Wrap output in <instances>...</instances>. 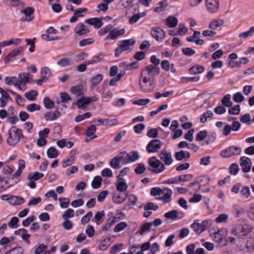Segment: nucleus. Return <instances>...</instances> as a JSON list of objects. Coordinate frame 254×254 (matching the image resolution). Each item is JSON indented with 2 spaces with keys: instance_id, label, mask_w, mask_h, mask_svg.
I'll use <instances>...</instances> for the list:
<instances>
[{
  "instance_id": "nucleus-42",
  "label": "nucleus",
  "mask_w": 254,
  "mask_h": 254,
  "mask_svg": "<svg viewBox=\"0 0 254 254\" xmlns=\"http://www.w3.org/2000/svg\"><path fill=\"white\" fill-rule=\"evenodd\" d=\"M41 77L43 79H47L51 74L50 69L47 67H43L41 69Z\"/></svg>"
},
{
  "instance_id": "nucleus-28",
  "label": "nucleus",
  "mask_w": 254,
  "mask_h": 254,
  "mask_svg": "<svg viewBox=\"0 0 254 254\" xmlns=\"http://www.w3.org/2000/svg\"><path fill=\"white\" fill-rule=\"evenodd\" d=\"M152 223L151 222H146L142 224L140 226V230L137 232L140 235L143 236L145 233L150 231Z\"/></svg>"
},
{
  "instance_id": "nucleus-13",
  "label": "nucleus",
  "mask_w": 254,
  "mask_h": 254,
  "mask_svg": "<svg viewBox=\"0 0 254 254\" xmlns=\"http://www.w3.org/2000/svg\"><path fill=\"white\" fill-rule=\"evenodd\" d=\"M164 216L168 219H171L173 220H175L183 218L184 216V214L181 211H179L177 210H174L166 213Z\"/></svg>"
},
{
  "instance_id": "nucleus-15",
  "label": "nucleus",
  "mask_w": 254,
  "mask_h": 254,
  "mask_svg": "<svg viewBox=\"0 0 254 254\" xmlns=\"http://www.w3.org/2000/svg\"><path fill=\"white\" fill-rule=\"evenodd\" d=\"M85 22L94 27L95 29L101 27L104 23L101 21L100 17L91 18L85 20Z\"/></svg>"
},
{
  "instance_id": "nucleus-34",
  "label": "nucleus",
  "mask_w": 254,
  "mask_h": 254,
  "mask_svg": "<svg viewBox=\"0 0 254 254\" xmlns=\"http://www.w3.org/2000/svg\"><path fill=\"white\" fill-rule=\"evenodd\" d=\"M110 238H107L102 241L98 246V248L100 250H106L110 245Z\"/></svg>"
},
{
  "instance_id": "nucleus-43",
  "label": "nucleus",
  "mask_w": 254,
  "mask_h": 254,
  "mask_svg": "<svg viewBox=\"0 0 254 254\" xmlns=\"http://www.w3.org/2000/svg\"><path fill=\"white\" fill-rule=\"evenodd\" d=\"M233 99L236 103H241L245 100V97L240 92L234 94L233 96Z\"/></svg>"
},
{
  "instance_id": "nucleus-62",
  "label": "nucleus",
  "mask_w": 254,
  "mask_h": 254,
  "mask_svg": "<svg viewBox=\"0 0 254 254\" xmlns=\"http://www.w3.org/2000/svg\"><path fill=\"white\" fill-rule=\"evenodd\" d=\"M118 120L117 119H105V125L109 127H113L118 125Z\"/></svg>"
},
{
  "instance_id": "nucleus-56",
  "label": "nucleus",
  "mask_w": 254,
  "mask_h": 254,
  "mask_svg": "<svg viewBox=\"0 0 254 254\" xmlns=\"http://www.w3.org/2000/svg\"><path fill=\"white\" fill-rule=\"evenodd\" d=\"M145 171V167L143 163L138 164L134 169V172L137 174H141L143 173Z\"/></svg>"
},
{
  "instance_id": "nucleus-3",
  "label": "nucleus",
  "mask_w": 254,
  "mask_h": 254,
  "mask_svg": "<svg viewBox=\"0 0 254 254\" xmlns=\"http://www.w3.org/2000/svg\"><path fill=\"white\" fill-rule=\"evenodd\" d=\"M148 170L155 174H160L165 170V166L163 163L156 157H152L148 159Z\"/></svg>"
},
{
  "instance_id": "nucleus-35",
  "label": "nucleus",
  "mask_w": 254,
  "mask_h": 254,
  "mask_svg": "<svg viewBox=\"0 0 254 254\" xmlns=\"http://www.w3.org/2000/svg\"><path fill=\"white\" fill-rule=\"evenodd\" d=\"M168 4L166 0H162L158 3V6L155 7L154 11L156 12H160L163 11L167 6Z\"/></svg>"
},
{
  "instance_id": "nucleus-20",
  "label": "nucleus",
  "mask_w": 254,
  "mask_h": 254,
  "mask_svg": "<svg viewBox=\"0 0 254 254\" xmlns=\"http://www.w3.org/2000/svg\"><path fill=\"white\" fill-rule=\"evenodd\" d=\"M127 159L126 163L128 164L137 161L139 158V155L138 152L132 151L127 154Z\"/></svg>"
},
{
  "instance_id": "nucleus-22",
  "label": "nucleus",
  "mask_w": 254,
  "mask_h": 254,
  "mask_svg": "<svg viewBox=\"0 0 254 254\" xmlns=\"http://www.w3.org/2000/svg\"><path fill=\"white\" fill-rule=\"evenodd\" d=\"M56 33H46L42 34L41 37L43 40L46 41L61 39L62 37L57 36Z\"/></svg>"
},
{
  "instance_id": "nucleus-54",
  "label": "nucleus",
  "mask_w": 254,
  "mask_h": 254,
  "mask_svg": "<svg viewBox=\"0 0 254 254\" xmlns=\"http://www.w3.org/2000/svg\"><path fill=\"white\" fill-rule=\"evenodd\" d=\"M240 121L243 123L247 124L250 125L252 123L251 116L249 113L243 115L240 118Z\"/></svg>"
},
{
  "instance_id": "nucleus-52",
  "label": "nucleus",
  "mask_w": 254,
  "mask_h": 254,
  "mask_svg": "<svg viewBox=\"0 0 254 254\" xmlns=\"http://www.w3.org/2000/svg\"><path fill=\"white\" fill-rule=\"evenodd\" d=\"M94 40L92 38L84 39L79 41V45L81 47H84L86 45H91L93 43Z\"/></svg>"
},
{
  "instance_id": "nucleus-51",
  "label": "nucleus",
  "mask_w": 254,
  "mask_h": 254,
  "mask_svg": "<svg viewBox=\"0 0 254 254\" xmlns=\"http://www.w3.org/2000/svg\"><path fill=\"white\" fill-rule=\"evenodd\" d=\"M151 35L156 41L161 42L165 38V33H151Z\"/></svg>"
},
{
  "instance_id": "nucleus-32",
  "label": "nucleus",
  "mask_w": 254,
  "mask_h": 254,
  "mask_svg": "<svg viewBox=\"0 0 254 254\" xmlns=\"http://www.w3.org/2000/svg\"><path fill=\"white\" fill-rule=\"evenodd\" d=\"M102 181V179L100 176H97L95 177L91 183L92 187L95 189L100 188L101 186Z\"/></svg>"
},
{
  "instance_id": "nucleus-41",
  "label": "nucleus",
  "mask_w": 254,
  "mask_h": 254,
  "mask_svg": "<svg viewBox=\"0 0 254 254\" xmlns=\"http://www.w3.org/2000/svg\"><path fill=\"white\" fill-rule=\"evenodd\" d=\"M24 250L21 247H16L6 252L5 254H23Z\"/></svg>"
},
{
  "instance_id": "nucleus-64",
  "label": "nucleus",
  "mask_w": 254,
  "mask_h": 254,
  "mask_svg": "<svg viewBox=\"0 0 254 254\" xmlns=\"http://www.w3.org/2000/svg\"><path fill=\"white\" fill-rule=\"evenodd\" d=\"M183 54L186 56H191L195 54V51L190 48H184L182 49Z\"/></svg>"
},
{
  "instance_id": "nucleus-48",
  "label": "nucleus",
  "mask_w": 254,
  "mask_h": 254,
  "mask_svg": "<svg viewBox=\"0 0 254 254\" xmlns=\"http://www.w3.org/2000/svg\"><path fill=\"white\" fill-rule=\"evenodd\" d=\"M19 219L17 217H13L7 223L8 226L11 228H16L18 227L17 224Z\"/></svg>"
},
{
  "instance_id": "nucleus-36",
  "label": "nucleus",
  "mask_w": 254,
  "mask_h": 254,
  "mask_svg": "<svg viewBox=\"0 0 254 254\" xmlns=\"http://www.w3.org/2000/svg\"><path fill=\"white\" fill-rule=\"evenodd\" d=\"M47 153L48 157L50 158H56L59 154L58 151L54 147H50Z\"/></svg>"
},
{
  "instance_id": "nucleus-61",
  "label": "nucleus",
  "mask_w": 254,
  "mask_h": 254,
  "mask_svg": "<svg viewBox=\"0 0 254 254\" xmlns=\"http://www.w3.org/2000/svg\"><path fill=\"white\" fill-rule=\"evenodd\" d=\"M240 193H241V195H243L245 198H248L251 194L250 190L249 187H247V186H244L242 188V189L240 191Z\"/></svg>"
},
{
  "instance_id": "nucleus-26",
  "label": "nucleus",
  "mask_w": 254,
  "mask_h": 254,
  "mask_svg": "<svg viewBox=\"0 0 254 254\" xmlns=\"http://www.w3.org/2000/svg\"><path fill=\"white\" fill-rule=\"evenodd\" d=\"M60 115V112L58 110L56 111L54 113L49 112L45 114V118L46 121H53L58 118Z\"/></svg>"
},
{
  "instance_id": "nucleus-2",
  "label": "nucleus",
  "mask_w": 254,
  "mask_h": 254,
  "mask_svg": "<svg viewBox=\"0 0 254 254\" xmlns=\"http://www.w3.org/2000/svg\"><path fill=\"white\" fill-rule=\"evenodd\" d=\"M25 138L22 130L16 126H12L8 130L7 142L10 146L15 145L21 139Z\"/></svg>"
},
{
  "instance_id": "nucleus-49",
  "label": "nucleus",
  "mask_w": 254,
  "mask_h": 254,
  "mask_svg": "<svg viewBox=\"0 0 254 254\" xmlns=\"http://www.w3.org/2000/svg\"><path fill=\"white\" fill-rule=\"evenodd\" d=\"M223 20L222 19L215 20L209 24V27L212 30H215L217 27L223 25Z\"/></svg>"
},
{
  "instance_id": "nucleus-53",
  "label": "nucleus",
  "mask_w": 254,
  "mask_h": 254,
  "mask_svg": "<svg viewBox=\"0 0 254 254\" xmlns=\"http://www.w3.org/2000/svg\"><path fill=\"white\" fill-rule=\"evenodd\" d=\"M127 226V224L125 222H121L118 223L114 229V231L116 233H118L124 229H125Z\"/></svg>"
},
{
  "instance_id": "nucleus-11",
  "label": "nucleus",
  "mask_w": 254,
  "mask_h": 254,
  "mask_svg": "<svg viewBox=\"0 0 254 254\" xmlns=\"http://www.w3.org/2000/svg\"><path fill=\"white\" fill-rule=\"evenodd\" d=\"M252 161L250 158L246 156H242L240 158V165L242 170L244 173L249 172L252 167Z\"/></svg>"
},
{
  "instance_id": "nucleus-45",
  "label": "nucleus",
  "mask_w": 254,
  "mask_h": 254,
  "mask_svg": "<svg viewBox=\"0 0 254 254\" xmlns=\"http://www.w3.org/2000/svg\"><path fill=\"white\" fill-rule=\"evenodd\" d=\"M213 116V113L211 111H207L206 112L203 113L201 116L200 121L201 123H204L206 121L207 118H211Z\"/></svg>"
},
{
  "instance_id": "nucleus-12",
  "label": "nucleus",
  "mask_w": 254,
  "mask_h": 254,
  "mask_svg": "<svg viewBox=\"0 0 254 254\" xmlns=\"http://www.w3.org/2000/svg\"><path fill=\"white\" fill-rule=\"evenodd\" d=\"M159 157L160 160L164 162V165L169 166L173 161L171 153L164 149L161 151Z\"/></svg>"
},
{
  "instance_id": "nucleus-59",
  "label": "nucleus",
  "mask_w": 254,
  "mask_h": 254,
  "mask_svg": "<svg viewBox=\"0 0 254 254\" xmlns=\"http://www.w3.org/2000/svg\"><path fill=\"white\" fill-rule=\"evenodd\" d=\"M40 109H41L40 106L38 105L35 103H32V104H29L26 107L27 110L30 112H33L36 110L39 111L40 110Z\"/></svg>"
},
{
  "instance_id": "nucleus-19",
  "label": "nucleus",
  "mask_w": 254,
  "mask_h": 254,
  "mask_svg": "<svg viewBox=\"0 0 254 254\" xmlns=\"http://www.w3.org/2000/svg\"><path fill=\"white\" fill-rule=\"evenodd\" d=\"M127 196V192H120V193L118 195L117 194H114L113 195V200L115 203L120 204L124 202L126 199Z\"/></svg>"
},
{
  "instance_id": "nucleus-4",
  "label": "nucleus",
  "mask_w": 254,
  "mask_h": 254,
  "mask_svg": "<svg viewBox=\"0 0 254 254\" xmlns=\"http://www.w3.org/2000/svg\"><path fill=\"white\" fill-rule=\"evenodd\" d=\"M160 73V68L159 66H153L152 64H149L141 71V79H143L145 77L147 79H150L154 80V76L158 75Z\"/></svg>"
},
{
  "instance_id": "nucleus-23",
  "label": "nucleus",
  "mask_w": 254,
  "mask_h": 254,
  "mask_svg": "<svg viewBox=\"0 0 254 254\" xmlns=\"http://www.w3.org/2000/svg\"><path fill=\"white\" fill-rule=\"evenodd\" d=\"M23 51V48L20 47L18 49L14 50L9 53L5 58V63H8L10 61L12 60L13 58H14L16 56L20 54Z\"/></svg>"
},
{
  "instance_id": "nucleus-21",
  "label": "nucleus",
  "mask_w": 254,
  "mask_h": 254,
  "mask_svg": "<svg viewBox=\"0 0 254 254\" xmlns=\"http://www.w3.org/2000/svg\"><path fill=\"white\" fill-rule=\"evenodd\" d=\"M83 86L82 85H78L71 87L70 89V91L76 97H81L83 96Z\"/></svg>"
},
{
  "instance_id": "nucleus-63",
  "label": "nucleus",
  "mask_w": 254,
  "mask_h": 254,
  "mask_svg": "<svg viewBox=\"0 0 254 254\" xmlns=\"http://www.w3.org/2000/svg\"><path fill=\"white\" fill-rule=\"evenodd\" d=\"M239 170V166L237 164H232L229 168L230 173L232 175H236L238 174Z\"/></svg>"
},
{
  "instance_id": "nucleus-18",
  "label": "nucleus",
  "mask_w": 254,
  "mask_h": 254,
  "mask_svg": "<svg viewBox=\"0 0 254 254\" xmlns=\"http://www.w3.org/2000/svg\"><path fill=\"white\" fill-rule=\"evenodd\" d=\"M135 43V40L133 38H131L130 39L120 41V44H119V46L121 47V49H122L124 51H125L129 50V46L134 45Z\"/></svg>"
},
{
  "instance_id": "nucleus-14",
  "label": "nucleus",
  "mask_w": 254,
  "mask_h": 254,
  "mask_svg": "<svg viewBox=\"0 0 254 254\" xmlns=\"http://www.w3.org/2000/svg\"><path fill=\"white\" fill-rule=\"evenodd\" d=\"M0 93L1 97L0 98V107L3 108L6 105L8 101L11 100V98L9 95L6 91L0 87Z\"/></svg>"
},
{
  "instance_id": "nucleus-57",
  "label": "nucleus",
  "mask_w": 254,
  "mask_h": 254,
  "mask_svg": "<svg viewBox=\"0 0 254 254\" xmlns=\"http://www.w3.org/2000/svg\"><path fill=\"white\" fill-rule=\"evenodd\" d=\"M193 178V176L191 174H186L178 177V180L180 182H188L190 181Z\"/></svg>"
},
{
  "instance_id": "nucleus-10",
  "label": "nucleus",
  "mask_w": 254,
  "mask_h": 254,
  "mask_svg": "<svg viewBox=\"0 0 254 254\" xmlns=\"http://www.w3.org/2000/svg\"><path fill=\"white\" fill-rule=\"evenodd\" d=\"M161 147V141L158 139H153L149 142L146 146L148 153L157 152Z\"/></svg>"
},
{
  "instance_id": "nucleus-1",
  "label": "nucleus",
  "mask_w": 254,
  "mask_h": 254,
  "mask_svg": "<svg viewBox=\"0 0 254 254\" xmlns=\"http://www.w3.org/2000/svg\"><path fill=\"white\" fill-rule=\"evenodd\" d=\"M29 73H21L18 75V77L7 76L4 79L5 83L7 85H13L18 88L19 89L24 91L26 89V83L30 81Z\"/></svg>"
},
{
  "instance_id": "nucleus-58",
  "label": "nucleus",
  "mask_w": 254,
  "mask_h": 254,
  "mask_svg": "<svg viewBox=\"0 0 254 254\" xmlns=\"http://www.w3.org/2000/svg\"><path fill=\"white\" fill-rule=\"evenodd\" d=\"M91 116V114L90 112H87L82 115H79L75 118V121L76 122H80L86 118H89Z\"/></svg>"
},
{
  "instance_id": "nucleus-16",
  "label": "nucleus",
  "mask_w": 254,
  "mask_h": 254,
  "mask_svg": "<svg viewBox=\"0 0 254 254\" xmlns=\"http://www.w3.org/2000/svg\"><path fill=\"white\" fill-rule=\"evenodd\" d=\"M245 243L246 252L251 253L254 252V238L251 237H248L246 240L243 239Z\"/></svg>"
},
{
  "instance_id": "nucleus-30",
  "label": "nucleus",
  "mask_w": 254,
  "mask_h": 254,
  "mask_svg": "<svg viewBox=\"0 0 254 254\" xmlns=\"http://www.w3.org/2000/svg\"><path fill=\"white\" fill-rule=\"evenodd\" d=\"M231 95L229 94L225 95L221 99V101L223 106L230 108L233 105V103L231 101Z\"/></svg>"
},
{
  "instance_id": "nucleus-40",
  "label": "nucleus",
  "mask_w": 254,
  "mask_h": 254,
  "mask_svg": "<svg viewBox=\"0 0 254 254\" xmlns=\"http://www.w3.org/2000/svg\"><path fill=\"white\" fill-rule=\"evenodd\" d=\"M103 75L99 73L91 78L90 82L92 85H95L99 83L103 80Z\"/></svg>"
},
{
  "instance_id": "nucleus-17",
  "label": "nucleus",
  "mask_w": 254,
  "mask_h": 254,
  "mask_svg": "<svg viewBox=\"0 0 254 254\" xmlns=\"http://www.w3.org/2000/svg\"><path fill=\"white\" fill-rule=\"evenodd\" d=\"M117 190L120 192H127L128 186L124 179L120 176L118 177V182L116 186Z\"/></svg>"
},
{
  "instance_id": "nucleus-44",
  "label": "nucleus",
  "mask_w": 254,
  "mask_h": 254,
  "mask_svg": "<svg viewBox=\"0 0 254 254\" xmlns=\"http://www.w3.org/2000/svg\"><path fill=\"white\" fill-rule=\"evenodd\" d=\"M57 64L61 67L67 66L71 64V60L68 58H62L58 62Z\"/></svg>"
},
{
  "instance_id": "nucleus-7",
  "label": "nucleus",
  "mask_w": 254,
  "mask_h": 254,
  "mask_svg": "<svg viewBox=\"0 0 254 254\" xmlns=\"http://www.w3.org/2000/svg\"><path fill=\"white\" fill-rule=\"evenodd\" d=\"M81 99H78L75 103L79 109H85L86 106L92 102H96L98 101V98L96 96L91 97H84L81 96Z\"/></svg>"
},
{
  "instance_id": "nucleus-31",
  "label": "nucleus",
  "mask_w": 254,
  "mask_h": 254,
  "mask_svg": "<svg viewBox=\"0 0 254 254\" xmlns=\"http://www.w3.org/2000/svg\"><path fill=\"white\" fill-rule=\"evenodd\" d=\"M44 176V174L42 173H39L38 172H35L33 173L29 174L27 176V179L29 181H37L43 178Z\"/></svg>"
},
{
  "instance_id": "nucleus-27",
  "label": "nucleus",
  "mask_w": 254,
  "mask_h": 254,
  "mask_svg": "<svg viewBox=\"0 0 254 254\" xmlns=\"http://www.w3.org/2000/svg\"><path fill=\"white\" fill-rule=\"evenodd\" d=\"M204 71V67L200 65H195L191 67L189 69V73L190 74H196L202 73Z\"/></svg>"
},
{
  "instance_id": "nucleus-46",
  "label": "nucleus",
  "mask_w": 254,
  "mask_h": 254,
  "mask_svg": "<svg viewBox=\"0 0 254 254\" xmlns=\"http://www.w3.org/2000/svg\"><path fill=\"white\" fill-rule=\"evenodd\" d=\"M44 104L46 108L51 109L54 107V103L50 98L46 97L44 99Z\"/></svg>"
},
{
  "instance_id": "nucleus-29",
  "label": "nucleus",
  "mask_w": 254,
  "mask_h": 254,
  "mask_svg": "<svg viewBox=\"0 0 254 254\" xmlns=\"http://www.w3.org/2000/svg\"><path fill=\"white\" fill-rule=\"evenodd\" d=\"M163 190L164 192H165L166 190V192H165V194L162 199L164 203H169L171 201V196L173 193L172 191L171 190L168 188H165Z\"/></svg>"
},
{
  "instance_id": "nucleus-55",
  "label": "nucleus",
  "mask_w": 254,
  "mask_h": 254,
  "mask_svg": "<svg viewBox=\"0 0 254 254\" xmlns=\"http://www.w3.org/2000/svg\"><path fill=\"white\" fill-rule=\"evenodd\" d=\"M240 112V106L239 105H235L234 107L228 110V113L230 115H237Z\"/></svg>"
},
{
  "instance_id": "nucleus-25",
  "label": "nucleus",
  "mask_w": 254,
  "mask_h": 254,
  "mask_svg": "<svg viewBox=\"0 0 254 254\" xmlns=\"http://www.w3.org/2000/svg\"><path fill=\"white\" fill-rule=\"evenodd\" d=\"M24 202V199L22 197L15 195H11L10 204L12 205H19Z\"/></svg>"
},
{
  "instance_id": "nucleus-6",
  "label": "nucleus",
  "mask_w": 254,
  "mask_h": 254,
  "mask_svg": "<svg viewBox=\"0 0 254 254\" xmlns=\"http://www.w3.org/2000/svg\"><path fill=\"white\" fill-rule=\"evenodd\" d=\"M242 149L241 147L237 146H231L222 150L220 155L223 158H229L234 155H239L241 154Z\"/></svg>"
},
{
  "instance_id": "nucleus-47",
  "label": "nucleus",
  "mask_w": 254,
  "mask_h": 254,
  "mask_svg": "<svg viewBox=\"0 0 254 254\" xmlns=\"http://www.w3.org/2000/svg\"><path fill=\"white\" fill-rule=\"evenodd\" d=\"M74 212L72 209H68L66 210L62 215V217L64 220L68 219L69 218L73 217L74 216Z\"/></svg>"
},
{
  "instance_id": "nucleus-8",
  "label": "nucleus",
  "mask_w": 254,
  "mask_h": 254,
  "mask_svg": "<svg viewBox=\"0 0 254 254\" xmlns=\"http://www.w3.org/2000/svg\"><path fill=\"white\" fill-rule=\"evenodd\" d=\"M197 221H198V220H197V221H195L192 223L191 225V227L193 229L196 234H199L208 227L210 223L208 220H205L201 224L198 223Z\"/></svg>"
},
{
  "instance_id": "nucleus-24",
  "label": "nucleus",
  "mask_w": 254,
  "mask_h": 254,
  "mask_svg": "<svg viewBox=\"0 0 254 254\" xmlns=\"http://www.w3.org/2000/svg\"><path fill=\"white\" fill-rule=\"evenodd\" d=\"M21 40L19 38H13L8 41H4L0 43V48H2L5 46H9L11 45H17L20 44Z\"/></svg>"
},
{
  "instance_id": "nucleus-60",
  "label": "nucleus",
  "mask_w": 254,
  "mask_h": 254,
  "mask_svg": "<svg viewBox=\"0 0 254 254\" xmlns=\"http://www.w3.org/2000/svg\"><path fill=\"white\" fill-rule=\"evenodd\" d=\"M92 216V213L91 211H89L87 212L81 219V223L82 224H85L88 223L91 218Z\"/></svg>"
},
{
  "instance_id": "nucleus-33",
  "label": "nucleus",
  "mask_w": 254,
  "mask_h": 254,
  "mask_svg": "<svg viewBox=\"0 0 254 254\" xmlns=\"http://www.w3.org/2000/svg\"><path fill=\"white\" fill-rule=\"evenodd\" d=\"M178 24V20L175 16H169L166 19V25L170 27H175Z\"/></svg>"
},
{
  "instance_id": "nucleus-50",
  "label": "nucleus",
  "mask_w": 254,
  "mask_h": 254,
  "mask_svg": "<svg viewBox=\"0 0 254 254\" xmlns=\"http://www.w3.org/2000/svg\"><path fill=\"white\" fill-rule=\"evenodd\" d=\"M59 201L60 203V206L63 208H65L68 207L70 202L69 198L62 197L59 199Z\"/></svg>"
},
{
  "instance_id": "nucleus-5",
  "label": "nucleus",
  "mask_w": 254,
  "mask_h": 254,
  "mask_svg": "<svg viewBox=\"0 0 254 254\" xmlns=\"http://www.w3.org/2000/svg\"><path fill=\"white\" fill-rule=\"evenodd\" d=\"M147 79L146 77L143 79H140L139 84L141 90L146 93L152 92L155 88L154 80Z\"/></svg>"
},
{
  "instance_id": "nucleus-39",
  "label": "nucleus",
  "mask_w": 254,
  "mask_h": 254,
  "mask_svg": "<svg viewBox=\"0 0 254 254\" xmlns=\"http://www.w3.org/2000/svg\"><path fill=\"white\" fill-rule=\"evenodd\" d=\"M38 95V92L36 90H31L25 93L26 98L30 101H34Z\"/></svg>"
},
{
  "instance_id": "nucleus-37",
  "label": "nucleus",
  "mask_w": 254,
  "mask_h": 254,
  "mask_svg": "<svg viewBox=\"0 0 254 254\" xmlns=\"http://www.w3.org/2000/svg\"><path fill=\"white\" fill-rule=\"evenodd\" d=\"M23 13L25 14L26 17H29L28 21L33 19L34 17L32 16L34 12V9L31 7H27L23 10Z\"/></svg>"
},
{
  "instance_id": "nucleus-38",
  "label": "nucleus",
  "mask_w": 254,
  "mask_h": 254,
  "mask_svg": "<svg viewBox=\"0 0 254 254\" xmlns=\"http://www.w3.org/2000/svg\"><path fill=\"white\" fill-rule=\"evenodd\" d=\"M121 161V158H118L117 156L114 157L110 161L111 166L114 169H119L121 167L120 163Z\"/></svg>"
},
{
  "instance_id": "nucleus-9",
  "label": "nucleus",
  "mask_w": 254,
  "mask_h": 254,
  "mask_svg": "<svg viewBox=\"0 0 254 254\" xmlns=\"http://www.w3.org/2000/svg\"><path fill=\"white\" fill-rule=\"evenodd\" d=\"M206 7L210 13H214L219 10V0H205Z\"/></svg>"
}]
</instances>
